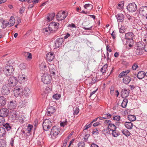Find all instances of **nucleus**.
Here are the masks:
<instances>
[{
	"label": "nucleus",
	"instance_id": "obj_58",
	"mask_svg": "<svg viewBox=\"0 0 147 147\" xmlns=\"http://www.w3.org/2000/svg\"><path fill=\"white\" fill-rule=\"evenodd\" d=\"M114 90V87L113 86H111L110 88V93L112 95L113 94Z\"/></svg>",
	"mask_w": 147,
	"mask_h": 147
},
{
	"label": "nucleus",
	"instance_id": "obj_50",
	"mask_svg": "<svg viewBox=\"0 0 147 147\" xmlns=\"http://www.w3.org/2000/svg\"><path fill=\"white\" fill-rule=\"evenodd\" d=\"M2 23L3 24V26H1L2 28H5L7 26V25H8L7 23L6 22L5 20H3L2 21Z\"/></svg>",
	"mask_w": 147,
	"mask_h": 147
},
{
	"label": "nucleus",
	"instance_id": "obj_9",
	"mask_svg": "<svg viewBox=\"0 0 147 147\" xmlns=\"http://www.w3.org/2000/svg\"><path fill=\"white\" fill-rule=\"evenodd\" d=\"M67 15V13L65 11L60 12L56 15L57 19L58 21H61L64 20Z\"/></svg>",
	"mask_w": 147,
	"mask_h": 147
},
{
	"label": "nucleus",
	"instance_id": "obj_52",
	"mask_svg": "<svg viewBox=\"0 0 147 147\" xmlns=\"http://www.w3.org/2000/svg\"><path fill=\"white\" fill-rule=\"evenodd\" d=\"M100 131L98 129H94L92 131L93 134H99Z\"/></svg>",
	"mask_w": 147,
	"mask_h": 147
},
{
	"label": "nucleus",
	"instance_id": "obj_6",
	"mask_svg": "<svg viewBox=\"0 0 147 147\" xmlns=\"http://www.w3.org/2000/svg\"><path fill=\"white\" fill-rule=\"evenodd\" d=\"M52 123L51 121L49 119L45 120L43 122L42 126L43 129L47 131L52 126Z\"/></svg>",
	"mask_w": 147,
	"mask_h": 147
},
{
	"label": "nucleus",
	"instance_id": "obj_38",
	"mask_svg": "<svg viewBox=\"0 0 147 147\" xmlns=\"http://www.w3.org/2000/svg\"><path fill=\"white\" fill-rule=\"evenodd\" d=\"M33 125L29 124L27 126V127L26 129V132L28 133H30L32 128H33Z\"/></svg>",
	"mask_w": 147,
	"mask_h": 147
},
{
	"label": "nucleus",
	"instance_id": "obj_33",
	"mask_svg": "<svg viewBox=\"0 0 147 147\" xmlns=\"http://www.w3.org/2000/svg\"><path fill=\"white\" fill-rule=\"evenodd\" d=\"M17 120V122H18V123L22 124L24 122V120L22 117V115H20L18 116V117L16 119Z\"/></svg>",
	"mask_w": 147,
	"mask_h": 147
},
{
	"label": "nucleus",
	"instance_id": "obj_5",
	"mask_svg": "<svg viewBox=\"0 0 147 147\" xmlns=\"http://www.w3.org/2000/svg\"><path fill=\"white\" fill-rule=\"evenodd\" d=\"M14 69L12 66H6L3 70L5 74L7 76L13 75L14 73Z\"/></svg>",
	"mask_w": 147,
	"mask_h": 147
},
{
	"label": "nucleus",
	"instance_id": "obj_1",
	"mask_svg": "<svg viewBox=\"0 0 147 147\" xmlns=\"http://www.w3.org/2000/svg\"><path fill=\"white\" fill-rule=\"evenodd\" d=\"M136 46L137 47L136 53L138 55L142 54L144 51V44L143 42H139L136 44Z\"/></svg>",
	"mask_w": 147,
	"mask_h": 147
},
{
	"label": "nucleus",
	"instance_id": "obj_39",
	"mask_svg": "<svg viewBox=\"0 0 147 147\" xmlns=\"http://www.w3.org/2000/svg\"><path fill=\"white\" fill-rule=\"evenodd\" d=\"M112 134L113 137H115L118 136L119 135V134L117 131L114 130L112 131Z\"/></svg>",
	"mask_w": 147,
	"mask_h": 147
},
{
	"label": "nucleus",
	"instance_id": "obj_31",
	"mask_svg": "<svg viewBox=\"0 0 147 147\" xmlns=\"http://www.w3.org/2000/svg\"><path fill=\"white\" fill-rule=\"evenodd\" d=\"M18 78L20 80L23 82L26 81L27 80L26 76L24 74H22L19 76L18 77Z\"/></svg>",
	"mask_w": 147,
	"mask_h": 147
},
{
	"label": "nucleus",
	"instance_id": "obj_14",
	"mask_svg": "<svg viewBox=\"0 0 147 147\" xmlns=\"http://www.w3.org/2000/svg\"><path fill=\"white\" fill-rule=\"evenodd\" d=\"M46 57L47 61H51L53 60L55 57L54 53L52 52L49 53L46 55Z\"/></svg>",
	"mask_w": 147,
	"mask_h": 147
},
{
	"label": "nucleus",
	"instance_id": "obj_61",
	"mask_svg": "<svg viewBox=\"0 0 147 147\" xmlns=\"http://www.w3.org/2000/svg\"><path fill=\"white\" fill-rule=\"evenodd\" d=\"M96 82V80L94 78H93L92 79V81L90 84H91V85L93 84Z\"/></svg>",
	"mask_w": 147,
	"mask_h": 147
},
{
	"label": "nucleus",
	"instance_id": "obj_45",
	"mask_svg": "<svg viewBox=\"0 0 147 147\" xmlns=\"http://www.w3.org/2000/svg\"><path fill=\"white\" fill-rule=\"evenodd\" d=\"M127 42L126 45L130 47H132L133 44V40H126Z\"/></svg>",
	"mask_w": 147,
	"mask_h": 147
},
{
	"label": "nucleus",
	"instance_id": "obj_10",
	"mask_svg": "<svg viewBox=\"0 0 147 147\" xmlns=\"http://www.w3.org/2000/svg\"><path fill=\"white\" fill-rule=\"evenodd\" d=\"M134 35L132 32H129L127 33L125 35V38L123 39L121 38V40L123 42H124L125 40H133Z\"/></svg>",
	"mask_w": 147,
	"mask_h": 147
},
{
	"label": "nucleus",
	"instance_id": "obj_29",
	"mask_svg": "<svg viewBox=\"0 0 147 147\" xmlns=\"http://www.w3.org/2000/svg\"><path fill=\"white\" fill-rule=\"evenodd\" d=\"M130 71L129 70H127L126 71H123L121 72L119 75L118 77L120 78H121L123 77V76H125V75H127L128 73Z\"/></svg>",
	"mask_w": 147,
	"mask_h": 147
},
{
	"label": "nucleus",
	"instance_id": "obj_37",
	"mask_svg": "<svg viewBox=\"0 0 147 147\" xmlns=\"http://www.w3.org/2000/svg\"><path fill=\"white\" fill-rule=\"evenodd\" d=\"M122 132L124 135L126 136H130L131 135V133L129 132V131L126 129L123 130Z\"/></svg>",
	"mask_w": 147,
	"mask_h": 147
},
{
	"label": "nucleus",
	"instance_id": "obj_27",
	"mask_svg": "<svg viewBox=\"0 0 147 147\" xmlns=\"http://www.w3.org/2000/svg\"><path fill=\"white\" fill-rule=\"evenodd\" d=\"M131 78L129 76H125V78L123 79V82L125 84H127L131 81Z\"/></svg>",
	"mask_w": 147,
	"mask_h": 147
},
{
	"label": "nucleus",
	"instance_id": "obj_32",
	"mask_svg": "<svg viewBox=\"0 0 147 147\" xmlns=\"http://www.w3.org/2000/svg\"><path fill=\"white\" fill-rule=\"evenodd\" d=\"M128 102V99L126 98L124 99L121 104V106L123 108H125L126 107Z\"/></svg>",
	"mask_w": 147,
	"mask_h": 147
},
{
	"label": "nucleus",
	"instance_id": "obj_36",
	"mask_svg": "<svg viewBox=\"0 0 147 147\" xmlns=\"http://www.w3.org/2000/svg\"><path fill=\"white\" fill-rule=\"evenodd\" d=\"M55 16V13H52L50 14L47 16V19L49 21H50L53 20Z\"/></svg>",
	"mask_w": 147,
	"mask_h": 147
},
{
	"label": "nucleus",
	"instance_id": "obj_40",
	"mask_svg": "<svg viewBox=\"0 0 147 147\" xmlns=\"http://www.w3.org/2000/svg\"><path fill=\"white\" fill-rule=\"evenodd\" d=\"M79 109L78 107L73 108V114L74 115H77L79 112Z\"/></svg>",
	"mask_w": 147,
	"mask_h": 147
},
{
	"label": "nucleus",
	"instance_id": "obj_25",
	"mask_svg": "<svg viewBox=\"0 0 147 147\" xmlns=\"http://www.w3.org/2000/svg\"><path fill=\"white\" fill-rule=\"evenodd\" d=\"M15 22V19L13 16L11 17L10 19L7 23L8 25L9 26H12Z\"/></svg>",
	"mask_w": 147,
	"mask_h": 147
},
{
	"label": "nucleus",
	"instance_id": "obj_30",
	"mask_svg": "<svg viewBox=\"0 0 147 147\" xmlns=\"http://www.w3.org/2000/svg\"><path fill=\"white\" fill-rule=\"evenodd\" d=\"M23 89L21 86H16L14 88V91L16 92L18 94H19L21 92H22Z\"/></svg>",
	"mask_w": 147,
	"mask_h": 147
},
{
	"label": "nucleus",
	"instance_id": "obj_54",
	"mask_svg": "<svg viewBox=\"0 0 147 147\" xmlns=\"http://www.w3.org/2000/svg\"><path fill=\"white\" fill-rule=\"evenodd\" d=\"M78 147H84L85 143L83 142H81L78 144Z\"/></svg>",
	"mask_w": 147,
	"mask_h": 147
},
{
	"label": "nucleus",
	"instance_id": "obj_23",
	"mask_svg": "<svg viewBox=\"0 0 147 147\" xmlns=\"http://www.w3.org/2000/svg\"><path fill=\"white\" fill-rule=\"evenodd\" d=\"M116 127L115 125L112 123H110L108 124L107 130L108 131H112L113 130H116Z\"/></svg>",
	"mask_w": 147,
	"mask_h": 147
},
{
	"label": "nucleus",
	"instance_id": "obj_12",
	"mask_svg": "<svg viewBox=\"0 0 147 147\" xmlns=\"http://www.w3.org/2000/svg\"><path fill=\"white\" fill-rule=\"evenodd\" d=\"M9 110L6 108H3L0 110V117L4 118L8 115Z\"/></svg>",
	"mask_w": 147,
	"mask_h": 147
},
{
	"label": "nucleus",
	"instance_id": "obj_17",
	"mask_svg": "<svg viewBox=\"0 0 147 147\" xmlns=\"http://www.w3.org/2000/svg\"><path fill=\"white\" fill-rule=\"evenodd\" d=\"M115 17L118 22H122L125 18L123 14L121 13H118L117 15H115Z\"/></svg>",
	"mask_w": 147,
	"mask_h": 147
},
{
	"label": "nucleus",
	"instance_id": "obj_20",
	"mask_svg": "<svg viewBox=\"0 0 147 147\" xmlns=\"http://www.w3.org/2000/svg\"><path fill=\"white\" fill-rule=\"evenodd\" d=\"M129 90H127L126 89L123 90L121 92V96L123 98L127 97L129 94Z\"/></svg>",
	"mask_w": 147,
	"mask_h": 147
},
{
	"label": "nucleus",
	"instance_id": "obj_42",
	"mask_svg": "<svg viewBox=\"0 0 147 147\" xmlns=\"http://www.w3.org/2000/svg\"><path fill=\"white\" fill-rule=\"evenodd\" d=\"M124 5V3L123 1H121L119 2L117 8L119 9H121L123 8Z\"/></svg>",
	"mask_w": 147,
	"mask_h": 147
},
{
	"label": "nucleus",
	"instance_id": "obj_22",
	"mask_svg": "<svg viewBox=\"0 0 147 147\" xmlns=\"http://www.w3.org/2000/svg\"><path fill=\"white\" fill-rule=\"evenodd\" d=\"M6 102V99L3 96L0 97V107L4 106Z\"/></svg>",
	"mask_w": 147,
	"mask_h": 147
},
{
	"label": "nucleus",
	"instance_id": "obj_47",
	"mask_svg": "<svg viewBox=\"0 0 147 147\" xmlns=\"http://www.w3.org/2000/svg\"><path fill=\"white\" fill-rule=\"evenodd\" d=\"M61 97V95L58 94H57L53 95V98L56 100H58Z\"/></svg>",
	"mask_w": 147,
	"mask_h": 147
},
{
	"label": "nucleus",
	"instance_id": "obj_55",
	"mask_svg": "<svg viewBox=\"0 0 147 147\" xmlns=\"http://www.w3.org/2000/svg\"><path fill=\"white\" fill-rule=\"evenodd\" d=\"M67 122L66 121V120H65V121H64L63 122H61L60 123V125L61 126L64 127L65 126L67 125Z\"/></svg>",
	"mask_w": 147,
	"mask_h": 147
},
{
	"label": "nucleus",
	"instance_id": "obj_16",
	"mask_svg": "<svg viewBox=\"0 0 147 147\" xmlns=\"http://www.w3.org/2000/svg\"><path fill=\"white\" fill-rule=\"evenodd\" d=\"M55 108L53 106L49 107L47 109V115L50 116L51 114H52L55 111Z\"/></svg>",
	"mask_w": 147,
	"mask_h": 147
},
{
	"label": "nucleus",
	"instance_id": "obj_3",
	"mask_svg": "<svg viewBox=\"0 0 147 147\" xmlns=\"http://www.w3.org/2000/svg\"><path fill=\"white\" fill-rule=\"evenodd\" d=\"M51 76L46 73H45L42 76V80L44 84H50L51 82Z\"/></svg>",
	"mask_w": 147,
	"mask_h": 147
},
{
	"label": "nucleus",
	"instance_id": "obj_44",
	"mask_svg": "<svg viewBox=\"0 0 147 147\" xmlns=\"http://www.w3.org/2000/svg\"><path fill=\"white\" fill-rule=\"evenodd\" d=\"M5 123L4 118L0 117V126L3 125Z\"/></svg>",
	"mask_w": 147,
	"mask_h": 147
},
{
	"label": "nucleus",
	"instance_id": "obj_57",
	"mask_svg": "<svg viewBox=\"0 0 147 147\" xmlns=\"http://www.w3.org/2000/svg\"><path fill=\"white\" fill-rule=\"evenodd\" d=\"M43 32L44 33L49 32V28H44L43 30Z\"/></svg>",
	"mask_w": 147,
	"mask_h": 147
},
{
	"label": "nucleus",
	"instance_id": "obj_21",
	"mask_svg": "<svg viewBox=\"0 0 147 147\" xmlns=\"http://www.w3.org/2000/svg\"><path fill=\"white\" fill-rule=\"evenodd\" d=\"M49 71L51 74L53 75L55 74V72L56 71L55 67L53 64L50 65L49 66Z\"/></svg>",
	"mask_w": 147,
	"mask_h": 147
},
{
	"label": "nucleus",
	"instance_id": "obj_46",
	"mask_svg": "<svg viewBox=\"0 0 147 147\" xmlns=\"http://www.w3.org/2000/svg\"><path fill=\"white\" fill-rule=\"evenodd\" d=\"M26 68V65L24 63H21L19 65V68L22 70Z\"/></svg>",
	"mask_w": 147,
	"mask_h": 147
},
{
	"label": "nucleus",
	"instance_id": "obj_28",
	"mask_svg": "<svg viewBox=\"0 0 147 147\" xmlns=\"http://www.w3.org/2000/svg\"><path fill=\"white\" fill-rule=\"evenodd\" d=\"M62 44V42L61 41H59V40H56L54 42L53 47L54 49H57L59 48Z\"/></svg>",
	"mask_w": 147,
	"mask_h": 147
},
{
	"label": "nucleus",
	"instance_id": "obj_8",
	"mask_svg": "<svg viewBox=\"0 0 147 147\" xmlns=\"http://www.w3.org/2000/svg\"><path fill=\"white\" fill-rule=\"evenodd\" d=\"M17 81V78L12 76L9 78L8 83L9 86L13 87L16 84Z\"/></svg>",
	"mask_w": 147,
	"mask_h": 147
},
{
	"label": "nucleus",
	"instance_id": "obj_60",
	"mask_svg": "<svg viewBox=\"0 0 147 147\" xmlns=\"http://www.w3.org/2000/svg\"><path fill=\"white\" fill-rule=\"evenodd\" d=\"M109 45H106V49L107 51H109V52H111L112 51V50L111 49L109 48Z\"/></svg>",
	"mask_w": 147,
	"mask_h": 147
},
{
	"label": "nucleus",
	"instance_id": "obj_48",
	"mask_svg": "<svg viewBox=\"0 0 147 147\" xmlns=\"http://www.w3.org/2000/svg\"><path fill=\"white\" fill-rule=\"evenodd\" d=\"M3 126L7 131L10 130L11 129V127L9 124L7 123L5 125L4 124Z\"/></svg>",
	"mask_w": 147,
	"mask_h": 147
},
{
	"label": "nucleus",
	"instance_id": "obj_41",
	"mask_svg": "<svg viewBox=\"0 0 147 147\" xmlns=\"http://www.w3.org/2000/svg\"><path fill=\"white\" fill-rule=\"evenodd\" d=\"M126 28V27L123 25H121V27L119 29V32L122 33H124L125 32Z\"/></svg>",
	"mask_w": 147,
	"mask_h": 147
},
{
	"label": "nucleus",
	"instance_id": "obj_59",
	"mask_svg": "<svg viewBox=\"0 0 147 147\" xmlns=\"http://www.w3.org/2000/svg\"><path fill=\"white\" fill-rule=\"evenodd\" d=\"M111 35L113 39H115L116 38V36L115 32L113 31L111 34Z\"/></svg>",
	"mask_w": 147,
	"mask_h": 147
},
{
	"label": "nucleus",
	"instance_id": "obj_4",
	"mask_svg": "<svg viewBox=\"0 0 147 147\" xmlns=\"http://www.w3.org/2000/svg\"><path fill=\"white\" fill-rule=\"evenodd\" d=\"M60 128L56 126H54L52 128L50 134L52 138L55 139L57 137L60 132Z\"/></svg>",
	"mask_w": 147,
	"mask_h": 147
},
{
	"label": "nucleus",
	"instance_id": "obj_35",
	"mask_svg": "<svg viewBox=\"0 0 147 147\" xmlns=\"http://www.w3.org/2000/svg\"><path fill=\"white\" fill-rule=\"evenodd\" d=\"M128 119L131 121H134L136 120V116L133 115H129L128 117Z\"/></svg>",
	"mask_w": 147,
	"mask_h": 147
},
{
	"label": "nucleus",
	"instance_id": "obj_18",
	"mask_svg": "<svg viewBox=\"0 0 147 147\" xmlns=\"http://www.w3.org/2000/svg\"><path fill=\"white\" fill-rule=\"evenodd\" d=\"M140 13L143 16H146L147 15V7L143 6L140 9Z\"/></svg>",
	"mask_w": 147,
	"mask_h": 147
},
{
	"label": "nucleus",
	"instance_id": "obj_2",
	"mask_svg": "<svg viewBox=\"0 0 147 147\" xmlns=\"http://www.w3.org/2000/svg\"><path fill=\"white\" fill-rule=\"evenodd\" d=\"M59 24L55 22L50 23L49 25V31L51 32L54 33L56 32L59 28Z\"/></svg>",
	"mask_w": 147,
	"mask_h": 147
},
{
	"label": "nucleus",
	"instance_id": "obj_7",
	"mask_svg": "<svg viewBox=\"0 0 147 147\" xmlns=\"http://www.w3.org/2000/svg\"><path fill=\"white\" fill-rule=\"evenodd\" d=\"M22 96L24 97L26 99L30 97L31 91L28 87H26L22 91Z\"/></svg>",
	"mask_w": 147,
	"mask_h": 147
},
{
	"label": "nucleus",
	"instance_id": "obj_53",
	"mask_svg": "<svg viewBox=\"0 0 147 147\" xmlns=\"http://www.w3.org/2000/svg\"><path fill=\"white\" fill-rule=\"evenodd\" d=\"M138 67V65L136 63L134 64L132 66V69L133 70H136L137 68Z\"/></svg>",
	"mask_w": 147,
	"mask_h": 147
},
{
	"label": "nucleus",
	"instance_id": "obj_13",
	"mask_svg": "<svg viewBox=\"0 0 147 147\" xmlns=\"http://www.w3.org/2000/svg\"><path fill=\"white\" fill-rule=\"evenodd\" d=\"M1 92L2 94L3 95H8L9 93V90L7 87V85H5L2 87V89L1 90Z\"/></svg>",
	"mask_w": 147,
	"mask_h": 147
},
{
	"label": "nucleus",
	"instance_id": "obj_11",
	"mask_svg": "<svg viewBox=\"0 0 147 147\" xmlns=\"http://www.w3.org/2000/svg\"><path fill=\"white\" fill-rule=\"evenodd\" d=\"M127 9L130 12L135 11L137 9L136 4L134 3L129 4L127 7Z\"/></svg>",
	"mask_w": 147,
	"mask_h": 147
},
{
	"label": "nucleus",
	"instance_id": "obj_24",
	"mask_svg": "<svg viewBox=\"0 0 147 147\" xmlns=\"http://www.w3.org/2000/svg\"><path fill=\"white\" fill-rule=\"evenodd\" d=\"M124 125L125 127L128 129H131L133 126V124L130 122H126Z\"/></svg>",
	"mask_w": 147,
	"mask_h": 147
},
{
	"label": "nucleus",
	"instance_id": "obj_63",
	"mask_svg": "<svg viewBox=\"0 0 147 147\" xmlns=\"http://www.w3.org/2000/svg\"><path fill=\"white\" fill-rule=\"evenodd\" d=\"M100 124V123L98 122H97L93 124V126L94 127H95Z\"/></svg>",
	"mask_w": 147,
	"mask_h": 147
},
{
	"label": "nucleus",
	"instance_id": "obj_15",
	"mask_svg": "<svg viewBox=\"0 0 147 147\" xmlns=\"http://www.w3.org/2000/svg\"><path fill=\"white\" fill-rule=\"evenodd\" d=\"M17 104L15 100H13L8 102V106L9 107L10 109H14L17 106Z\"/></svg>",
	"mask_w": 147,
	"mask_h": 147
},
{
	"label": "nucleus",
	"instance_id": "obj_34",
	"mask_svg": "<svg viewBox=\"0 0 147 147\" xmlns=\"http://www.w3.org/2000/svg\"><path fill=\"white\" fill-rule=\"evenodd\" d=\"M5 129L1 127H0V137L3 136L5 134Z\"/></svg>",
	"mask_w": 147,
	"mask_h": 147
},
{
	"label": "nucleus",
	"instance_id": "obj_56",
	"mask_svg": "<svg viewBox=\"0 0 147 147\" xmlns=\"http://www.w3.org/2000/svg\"><path fill=\"white\" fill-rule=\"evenodd\" d=\"M92 125V123H90L88 124H86L85 126H84V130H86L88 128L90 127Z\"/></svg>",
	"mask_w": 147,
	"mask_h": 147
},
{
	"label": "nucleus",
	"instance_id": "obj_51",
	"mask_svg": "<svg viewBox=\"0 0 147 147\" xmlns=\"http://www.w3.org/2000/svg\"><path fill=\"white\" fill-rule=\"evenodd\" d=\"M25 101H21L20 102L19 106L21 107H24L25 106Z\"/></svg>",
	"mask_w": 147,
	"mask_h": 147
},
{
	"label": "nucleus",
	"instance_id": "obj_26",
	"mask_svg": "<svg viewBox=\"0 0 147 147\" xmlns=\"http://www.w3.org/2000/svg\"><path fill=\"white\" fill-rule=\"evenodd\" d=\"M11 116L13 120H16L18 117L17 112L15 111H12L11 113Z\"/></svg>",
	"mask_w": 147,
	"mask_h": 147
},
{
	"label": "nucleus",
	"instance_id": "obj_49",
	"mask_svg": "<svg viewBox=\"0 0 147 147\" xmlns=\"http://www.w3.org/2000/svg\"><path fill=\"white\" fill-rule=\"evenodd\" d=\"M113 120L119 121L120 119V117L119 115H117L113 117Z\"/></svg>",
	"mask_w": 147,
	"mask_h": 147
},
{
	"label": "nucleus",
	"instance_id": "obj_62",
	"mask_svg": "<svg viewBox=\"0 0 147 147\" xmlns=\"http://www.w3.org/2000/svg\"><path fill=\"white\" fill-rule=\"evenodd\" d=\"M92 26H91L89 28H86L85 27H83V28L86 30H92Z\"/></svg>",
	"mask_w": 147,
	"mask_h": 147
},
{
	"label": "nucleus",
	"instance_id": "obj_19",
	"mask_svg": "<svg viewBox=\"0 0 147 147\" xmlns=\"http://www.w3.org/2000/svg\"><path fill=\"white\" fill-rule=\"evenodd\" d=\"M146 76V72L142 71H141L138 72L137 74V77L139 79H141Z\"/></svg>",
	"mask_w": 147,
	"mask_h": 147
},
{
	"label": "nucleus",
	"instance_id": "obj_43",
	"mask_svg": "<svg viewBox=\"0 0 147 147\" xmlns=\"http://www.w3.org/2000/svg\"><path fill=\"white\" fill-rule=\"evenodd\" d=\"M108 67V65L107 64L105 65L102 66L101 69L100 71L103 73L105 72V71L107 69Z\"/></svg>",
	"mask_w": 147,
	"mask_h": 147
},
{
	"label": "nucleus",
	"instance_id": "obj_64",
	"mask_svg": "<svg viewBox=\"0 0 147 147\" xmlns=\"http://www.w3.org/2000/svg\"><path fill=\"white\" fill-rule=\"evenodd\" d=\"M98 146L97 145L94 143H92L91 145V147H98Z\"/></svg>",
	"mask_w": 147,
	"mask_h": 147
}]
</instances>
